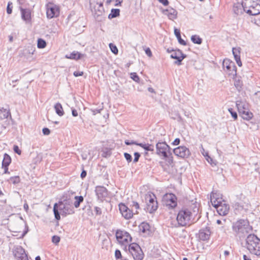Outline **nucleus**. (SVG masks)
<instances>
[{
    "mask_svg": "<svg viewBox=\"0 0 260 260\" xmlns=\"http://www.w3.org/2000/svg\"><path fill=\"white\" fill-rule=\"evenodd\" d=\"M57 204L58 208L62 215L66 216L74 213V208L70 201L65 200L63 201H59Z\"/></svg>",
    "mask_w": 260,
    "mask_h": 260,
    "instance_id": "nucleus-9",
    "label": "nucleus"
},
{
    "mask_svg": "<svg viewBox=\"0 0 260 260\" xmlns=\"http://www.w3.org/2000/svg\"><path fill=\"white\" fill-rule=\"evenodd\" d=\"M46 15L49 19L57 17L59 15V7L53 4L49 3L47 5Z\"/></svg>",
    "mask_w": 260,
    "mask_h": 260,
    "instance_id": "nucleus-12",
    "label": "nucleus"
},
{
    "mask_svg": "<svg viewBox=\"0 0 260 260\" xmlns=\"http://www.w3.org/2000/svg\"><path fill=\"white\" fill-rule=\"evenodd\" d=\"M244 6L241 4L237 3L233 6V11L237 15L243 14V12H246V9H244Z\"/></svg>",
    "mask_w": 260,
    "mask_h": 260,
    "instance_id": "nucleus-20",
    "label": "nucleus"
},
{
    "mask_svg": "<svg viewBox=\"0 0 260 260\" xmlns=\"http://www.w3.org/2000/svg\"><path fill=\"white\" fill-rule=\"evenodd\" d=\"M86 175H87L86 171L85 170H82V171L81 173L80 177L82 179H83L86 177Z\"/></svg>",
    "mask_w": 260,
    "mask_h": 260,
    "instance_id": "nucleus-61",
    "label": "nucleus"
},
{
    "mask_svg": "<svg viewBox=\"0 0 260 260\" xmlns=\"http://www.w3.org/2000/svg\"><path fill=\"white\" fill-rule=\"evenodd\" d=\"M95 191L98 199L101 201H103L108 196V190L103 186H96Z\"/></svg>",
    "mask_w": 260,
    "mask_h": 260,
    "instance_id": "nucleus-18",
    "label": "nucleus"
},
{
    "mask_svg": "<svg viewBox=\"0 0 260 260\" xmlns=\"http://www.w3.org/2000/svg\"><path fill=\"white\" fill-rule=\"evenodd\" d=\"M102 110V109H91V110L92 112L93 115H95L97 113H100Z\"/></svg>",
    "mask_w": 260,
    "mask_h": 260,
    "instance_id": "nucleus-57",
    "label": "nucleus"
},
{
    "mask_svg": "<svg viewBox=\"0 0 260 260\" xmlns=\"http://www.w3.org/2000/svg\"><path fill=\"white\" fill-rule=\"evenodd\" d=\"M10 115V113L6 109L0 108V120L6 119Z\"/></svg>",
    "mask_w": 260,
    "mask_h": 260,
    "instance_id": "nucleus-31",
    "label": "nucleus"
},
{
    "mask_svg": "<svg viewBox=\"0 0 260 260\" xmlns=\"http://www.w3.org/2000/svg\"><path fill=\"white\" fill-rule=\"evenodd\" d=\"M73 75L75 77H79L83 75V72L82 71H75L73 73Z\"/></svg>",
    "mask_w": 260,
    "mask_h": 260,
    "instance_id": "nucleus-55",
    "label": "nucleus"
},
{
    "mask_svg": "<svg viewBox=\"0 0 260 260\" xmlns=\"http://www.w3.org/2000/svg\"><path fill=\"white\" fill-rule=\"evenodd\" d=\"M72 114L74 117H76L78 116V112L76 110L72 109Z\"/></svg>",
    "mask_w": 260,
    "mask_h": 260,
    "instance_id": "nucleus-64",
    "label": "nucleus"
},
{
    "mask_svg": "<svg viewBox=\"0 0 260 260\" xmlns=\"http://www.w3.org/2000/svg\"><path fill=\"white\" fill-rule=\"evenodd\" d=\"M174 34L175 35V36L176 37L178 41V42L182 45H186V42L182 39L181 38V34H180V31L179 29L176 28H174Z\"/></svg>",
    "mask_w": 260,
    "mask_h": 260,
    "instance_id": "nucleus-29",
    "label": "nucleus"
},
{
    "mask_svg": "<svg viewBox=\"0 0 260 260\" xmlns=\"http://www.w3.org/2000/svg\"><path fill=\"white\" fill-rule=\"evenodd\" d=\"M242 5L246 9V13L249 15L260 13V0H242Z\"/></svg>",
    "mask_w": 260,
    "mask_h": 260,
    "instance_id": "nucleus-5",
    "label": "nucleus"
},
{
    "mask_svg": "<svg viewBox=\"0 0 260 260\" xmlns=\"http://www.w3.org/2000/svg\"><path fill=\"white\" fill-rule=\"evenodd\" d=\"M140 230L146 235H149L151 233L150 226L146 222H143L139 225Z\"/></svg>",
    "mask_w": 260,
    "mask_h": 260,
    "instance_id": "nucleus-25",
    "label": "nucleus"
},
{
    "mask_svg": "<svg viewBox=\"0 0 260 260\" xmlns=\"http://www.w3.org/2000/svg\"><path fill=\"white\" fill-rule=\"evenodd\" d=\"M160 3L163 4L164 6H167L169 4L168 0H158Z\"/></svg>",
    "mask_w": 260,
    "mask_h": 260,
    "instance_id": "nucleus-63",
    "label": "nucleus"
},
{
    "mask_svg": "<svg viewBox=\"0 0 260 260\" xmlns=\"http://www.w3.org/2000/svg\"><path fill=\"white\" fill-rule=\"evenodd\" d=\"M138 146L143 148L146 151H153L154 150V146L152 144L139 143Z\"/></svg>",
    "mask_w": 260,
    "mask_h": 260,
    "instance_id": "nucleus-32",
    "label": "nucleus"
},
{
    "mask_svg": "<svg viewBox=\"0 0 260 260\" xmlns=\"http://www.w3.org/2000/svg\"><path fill=\"white\" fill-rule=\"evenodd\" d=\"M164 205L169 209H173L177 205V197L172 193H166L162 199Z\"/></svg>",
    "mask_w": 260,
    "mask_h": 260,
    "instance_id": "nucleus-10",
    "label": "nucleus"
},
{
    "mask_svg": "<svg viewBox=\"0 0 260 260\" xmlns=\"http://www.w3.org/2000/svg\"><path fill=\"white\" fill-rule=\"evenodd\" d=\"M221 199L216 197V193L212 192L210 197V201L214 207H215L219 203H221Z\"/></svg>",
    "mask_w": 260,
    "mask_h": 260,
    "instance_id": "nucleus-27",
    "label": "nucleus"
},
{
    "mask_svg": "<svg viewBox=\"0 0 260 260\" xmlns=\"http://www.w3.org/2000/svg\"><path fill=\"white\" fill-rule=\"evenodd\" d=\"M127 251L134 260H142L144 258V254L141 247L136 243H131L127 247Z\"/></svg>",
    "mask_w": 260,
    "mask_h": 260,
    "instance_id": "nucleus-8",
    "label": "nucleus"
},
{
    "mask_svg": "<svg viewBox=\"0 0 260 260\" xmlns=\"http://www.w3.org/2000/svg\"><path fill=\"white\" fill-rule=\"evenodd\" d=\"M164 13L167 15L170 19L173 20L176 18L177 12L173 8H168L164 11Z\"/></svg>",
    "mask_w": 260,
    "mask_h": 260,
    "instance_id": "nucleus-24",
    "label": "nucleus"
},
{
    "mask_svg": "<svg viewBox=\"0 0 260 260\" xmlns=\"http://www.w3.org/2000/svg\"><path fill=\"white\" fill-rule=\"evenodd\" d=\"M134 162H137L138 161L140 157V154L139 152H136L134 153Z\"/></svg>",
    "mask_w": 260,
    "mask_h": 260,
    "instance_id": "nucleus-51",
    "label": "nucleus"
},
{
    "mask_svg": "<svg viewBox=\"0 0 260 260\" xmlns=\"http://www.w3.org/2000/svg\"><path fill=\"white\" fill-rule=\"evenodd\" d=\"M35 51V48L32 47H28V48L27 49V52L29 54H33Z\"/></svg>",
    "mask_w": 260,
    "mask_h": 260,
    "instance_id": "nucleus-60",
    "label": "nucleus"
},
{
    "mask_svg": "<svg viewBox=\"0 0 260 260\" xmlns=\"http://www.w3.org/2000/svg\"><path fill=\"white\" fill-rule=\"evenodd\" d=\"M98 6H99L98 11L94 13V16L95 18L96 19H97L98 21H101V18L102 17L103 14L101 15H99V16L98 15V14L100 13V10H102L101 8H100V6L99 5H98Z\"/></svg>",
    "mask_w": 260,
    "mask_h": 260,
    "instance_id": "nucleus-47",
    "label": "nucleus"
},
{
    "mask_svg": "<svg viewBox=\"0 0 260 260\" xmlns=\"http://www.w3.org/2000/svg\"><path fill=\"white\" fill-rule=\"evenodd\" d=\"M94 211L96 215H101L102 214V210L101 208L98 207H94Z\"/></svg>",
    "mask_w": 260,
    "mask_h": 260,
    "instance_id": "nucleus-54",
    "label": "nucleus"
},
{
    "mask_svg": "<svg viewBox=\"0 0 260 260\" xmlns=\"http://www.w3.org/2000/svg\"><path fill=\"white\" fill-rule=\"evenodd\" d=\"M228 111L231 113V116L235 120L237 119L238 115L236 112L234 111L232 108H229Z\"/></svg>",
    "mask_w": 260,
    "mask_h": 260,
    "instance_id": "nucleus-44",
    "label": "nucleus"
},
{
    "mask_svg": "<svg viewBox=\"0 0 260 260\" xmlns=\"http://www.w3.org/2000/svg\"><path fill=\"white\" fill-rule=\"evenodd\" d=\"M203 154L206 157V160L209 162L211 165L213 164L212 158L208 155V152H206L205 154L203 153Z\"/></svg>",
    "mask_w": 260,
    "mask_h": 260,
    "instance_id": "nucleus-49",
    "label": "nucleus"
},
{
    "mask_svg": "<svg viewBox=\"0 0 260 260\" xmlns=\"http://www.w3.org/2000/svg\"><path fill=\"white\" fill-rule=\"evenodd\" d=\"M171 57L177 60L175 61V63L178 65L181 64V62L183 59L186 58V55L183 54L181 50L180 49L175 50L171 54Z\"/></svg>",
    "mask_w": 260,
    "mask_h": 260,
    "instance_id": "nucleus-17",
    "label": "nucleus"
},
{
    "mask_svg": "<svg viewBox=\"0 0 260 260\" xmlns=\"http://www.w3.org/2000/svg\"><path fill=\"white\" fill-rule=\"evenodd\" d=\"M145 200L146 203V207L144 210L150 213L155 212L158 208V204L156 198L154 194H148L145 196Z\"/></svg>",
    "mask_w": 260,
    "mask_h": 260,
    "instance_id": "nucleus-6",
    "label": "nucleus"
},
{
    "mask_svg": "<svg viewBox=\"0 0 260 260\" xmlns=\"http://www.w3.org/2000/svg\"><path fill=\"white\" fill-rule=\"evenodd\" d=\"M239 113H241L242 111L247 110L249 109L248 104L244 101L238 100L236 103Z\"/></svg>",
    "mask_w": 260,
    "mask_h": 260,
    "instance_id": "nucleus-21",
    "label": "nucleus"
},
{
    "mask_svg": "<svg viewBox=\"0 0 260 260\" xmlns=\"http://www.w3.org/2000/svg\"><path fill=\"white\" fill-rule=\"evenodd\" d=\"M234 85L238 90H240L242 88V82L239 79L235 80L234 82Z\"/></svg>",
    "mask_w": 260,
    "mask_h": 260,
    "instance_id": "nucleus-40",
    "label": "nucleus"
},
{
    "mask_svg": "<svg viewBox=\"0 0 260 260\" xmlns=\"http://www.w3.org/2000/svg\"><path fill=\"white\" fill-rule=\"evenodd\" d=\"M56 113L59 116H62L64 114V112L62 105L59 103H57L54 106Z\"/></svg>",
    "mask_w": 260,
    "mask_h": 260,
    "instance_id": "nucleus-30",
    "label": "nucleus"
},
{
    "mask_svg": "<svg viewBox=\"0 0 260 260\" xmlns=\"http://www.w3.org/2000/svg\"><path fill=\"white\" fill-rule=\"evenodd\" d=\"M42 132L44 135H49L50 133V131L48 128L44 127L42 129Z\"/></svg>",
    "mask_w": 260,
    "mask_h": 260,
    "instance_id": "nucleus-53",
    "label": "nucleus"
},
{
    "mask_svg": "<svg viewBox=\"0 0 260 260\" xmlns=\"http://www.w3.org/2000/svg\"><path fill=\"white\" fill-rule=\"evenodd\" d=\"M115 256L117 260H120L121 259H124L125 258L123 257L121 255V251L118 250L116 249L115 251Z\"/></svg>",
    "mask_w": 260,
    "mask_h": 260,
    "instance_id": "nucleus-42",
    "label": "nucleus"
},
{
    "mask_svg": "<svg viewBox=\"0 0 260 260\" xmlns=\"http://www.w3.org/2000/svg\"><path fill=\"white\" fill-rule=\"evenodd\" d=\"M222 67L224 70L229 75L235 77L237 75V68L234 62L229 59H225L222 62Z\"/></svg>",
    "mask_w": 260,
    "mask_h": 260,
    "instance_id": "nucleus-11",
    "label": "nucleus"
},
{
    "mask_svg": "<svg viewBox=\"0 0 260 260\" xmlns=\"http://www.w3.org/2000/svg\"><path fill=\"white\" fill-rule=\"evenodd\" d=\"M191 41L197 44H201L202 43V39L197 35H193L191 37Z\"/></svg>",
    "mask_w": 260,
    "mask_h": 260,
    "instance_id": "nucleus-38",
    "label": "nucleus"
},
{
    "mask_svg": "<svg viewBox=\"0 0 260 260\" xmlns=\"http://www.w3.org/2000/svg\"><path fill=\"white\" fill-rule=\"evenodd\" d=\"M145 53L149 56L151 57L152 55L151 51L149 48H147L145 50Z\"/></svg>",
    "mask_w": 260,
    "mask_h": 260,
    "instance_id": "nucleus-56",
    "label": "nucleus"
},
{
    "mask_svg": "<svg viewBox=\"0 0 260 260\" xmlns=\"http://www.w3.org/2000/svg\"><path fill=\"white\" fill-rule=\"evenodd\" d=\"M156 153L165 159L172 154L170 147L166 142H158L156 144Z\"/></svg>",
    "mask_w": 260,
    "mask_h": 260,
    "instance_id": "nucleus-7",
    "label": "nucleus"
},
{
    "mask_svg": "<svg viewBox=\"0 0 260 260\" xmlns=\"http://www.w3.org/2000/svg\"><path fill=\"white\" fill-rule=\"evenodd\" d=\"M180 142V140L179 138H176L174 141L172 143L173 145H178Z\"/></svg>",
    "mask_w": 260,
    "mask_h": 260,
    "instance_id": "nucleus-58",
    "label": "nucleus"
},
{
    "mask_svg": "<svg viewBox=\"0 0 260 260\" xmlns=\"http://www.w3.org/2000/svg\"><path fill=\"white\" fill-rule=\"evenodd\" d=\"M124 143L126 145H136L138 146L139 144V143L134 140H126L125 141Z\"/></svg>",
    "mask_w": 260,
    "mask_h": 260,
    "instance_id": "nucleus-46",
    "label": "nucleus"
},
{
    "mask_svg": "<svg viewBox=\"0 0 260 260\" xmlns=\"http://www.w3.org/2000/svg\"><path fill=\"white\" fill-rule=\"evenodd\" d=\"M60 241V237L58 236H53L52 237V242L53 243L57 244Z\"/></svg>",
    "mask_w": 260,
    "mask_h": 260,
    "instance_id": "nucleus-50",
    "label": "nucleus"
},
{
    "mask_svg": "<svg viewBox=\"0 0 260 260\" xmlns=\"http://www.w3.org/2000/svg\"><path fill=\"white\" fill-rule=\"evenodd\" d=\"M115 236L118 243L121 248L124 251H127V247L132 241L131 235L126 231L122 230H117L116 231Z\"/></svg>",
    "mask_w": 260,
    "mask_h": 260,
    "instance_id": "nucleus-4",
    "label": "nucleus"
},
{
    "mask_svg": "<svg viewBox=\"0 0 260 260\" xmlns=\"http://www.w3.org/2000/svg\"><path fill=\"white\" fill-rule=\"evenodd\" d=\"M131 78L135 82L137 83H139L140 82V78L136 73H131Z\"/></svg>",
    "mask_w": 260,
    "mask_h": 260,
    "instance_id": "nucleus-41",
    "label": "nucleus"
},
{
    "mask_svg": "<svg viewBox=\"0 0 260 260\" xmlns=\"http://www.w3.org/2000/svg\"><path fill=\"white\" fill-rule=\"evenodd\" d=\"M233 54L234 56L235 59L239 67H241L242 65V61L240 59V48L239 47L238 48H233L232 49Z\"/></svg>",
    "mask_w": 260,
    "mask_h": 260,
    "instance_id": "nucleus-22",
    "label": "nucleus"
},
{
    "mask_svg": "<svg viewBox=\"0 0 260 260\" xmlns=\"http://www.w3.org/2000/svg\"><path fill=\"white\" fill-rule=\"evenodd\" d=\"M124 156L125 158L126 159V160L128 162H130L132 161V157L130 154L125 152L124 153Z\"/></svg>",
    "mask_w": 260,
    "mask_h": 260,
    "instance_id": "nucleus-48",
    "label": "nucleus"
},
{
    "mask_svg": "<svg viewBox=\"0 0 260 260\" xmlns=\"http://www.w3.org/2000/svg\"><path fill=\"white\" fill-rule=\"evenodd\" d=\"M11 162V158L9 155L5 153L2 161V167H9Z\"/></svg>",
    "mask_w": 260,
    "mask_h": 260,
    "instance_id": "nucleus-33",
    "label": "nucleus"
},
{
    "mask_svg": "<svg viewBox=\"0 0 260 260\" xmlns=\"http://www.w3.org/2000/svg\"><path fill=\"white\" fill-rule=\"evenodd\" d=\"M13 253L14 256L18 259V260H28L25 250L20 246H17L14 248Z\"/></svg>",
    "mask_w": 260,
    "mask_h": 260,
    "instance_id": "nucleus-14",
    "label": "nucleus"
},
{
    "mask_svg": "<svg viewBox=\"0 0 260 260\" xmlns=\"http://www.w3.org/2000/svg\"><path fill=\"white\" fill-rule=\"evenodd\" d=\"M21 14L22 19L25 21H28L31 19L30 11L27 9L21 8Z\"/></svg>",
    "mask_w": 260,
    "mask_h": 260,
    "instance_id": "nucleus-23",
    "label": "nucleus"
},
{
    "mask_svg": "<svg viewBox=\"0 0 260 260\" xmlns=\"http://www.w3.org/2000/svg\"><path fill=\"white\" fill-rule=\"evenodd\" d=\"M109 47L110 48L111 51L114 54H117L118 53V49L115 45L113 44L112 43H110L109 44Z\"/></svg>",
    "mask_w": 260,
    "mask_h": 260,
    "instance_id": "nucleus-43",
    "label": "nucleus"
},
{
    "mask_svg": "<svg viewBox=\"0 0 260 260\" xmlns=\"http://www.w3.org/2000/svg\"><path fill=\"white\" fill-rule=\"evenodd\" d=\"M13 150L16 153L19 155H20L21 153V151L20 150L19 147L17 145L14 146Z\"/></svg>",
    "mask_w": 260,
    "mask_h": 260,
    "instance_id": "nucleus-52",
    "label": "nucleus"
},
{
    "mask_svg": "<svg viewBox=\"0 0 260 260\" xmlns=\"http://www.w3.org/2000/svg\"><path fill=\"white\" fill-rule=\"evenodd\" d=\"M195 214V210L192 212L191 209L182 208L178 211L176 218L178 224L181 226H185L189 224L194 219Z\"/></svg>",
    "mask_w": 260,
    "mask_h": 260,
    "instance_id": "nucleus-2",
    "label": "nucleus"
},
{
    "mask_svg": "<svg viewBox=\"0 0 260 260\" xmlns=\"http://www.w3.org/2000/svg\"><path fill=\"white\" fill-rule=\"evenodd\" d=\"M215 208L220 215L225 216L227 215L229 212L230 206L225 201H222L221 203L216 205Z\"/></svg>",
    "mask_w": 260,
    "mask_h": 260,
    "instance_id": "nucleus-15",
    "label": "nucleus"
},
{
    "mask_svg": "<svg viewBox=\"0 0 260 260\" xmlns=\"http://www.w3.org/2000/svg\"><path fill=\"white\" fill-rule=\"evenodd\" d=\"M120 15V10L118 9H112L111 13L108 15L109 19H112Z\"/></svg>",
    "mask_w": 260,
    "mask_h": 260,
    "instance_id": "nucleus-34",
    "label": "nucleus"
},
{
    "mask_svg": "<svg viewBox=\"0 0 260 260\" xmlns=\"http://www.w3.org/2000/svg\"><path fill=\"white\" fill-rule=\"evenodd\" d=\"M246 247L251 254L260 256V239L255 235L249 234L247 236Z\"/></svg>",
    "mask_w": 260,
    "mask_h": 260,
    "instance_id": "nucleus-3",
    "label": "nucleus"
},
{
    "mask_svg": "<svg viewBox=\"0 0 260 260\" xmlns=\"http://www.w3.org/2000/svg\"><path fill=\"white\" fill-rule=\"evenodd\" d=\"M225 222H226V220H225V219H223V220H221L218 219V220H217V221H216V223H217L218 224H222V225H223Z\"/></svg>",
    "mask_w": 260,
    "mask_h": 260,
    "instance_id": "nucleus-62",
    "label": "nucleus"
},
{
    "mask_svg": "<svg viewBox=\"0 0 260 260\" xmlns=\"http://www.w3.org/2000/svg\"><path fill=\"white\" fill-rule=\"evenodd\" d=\"M241 116L245 120H250L253 117V114L249 112V109L247 110L242 111L241 113H239Z\"/></svg>",
    "mask_w": 260,
    "mask_h": 260,
    "instance_id": "nucleus-28",
    "label": "nucleus"
},
{
    "mask_svg": "<svg viewBox=\"0 0 260 260\" xmlns=\"http://www.w3.org/2000/svg\"><path fill=\"white\" fill-rule=\"evenodd\" d=\"M82 54L78 52L73 51L69 54H66L65 57L68 59L78 60L81 58Z\"/></svg>",
    "mask_w": 260,
    "mask_h": 260,
    "instance_id": "nucleus-26",
    "label": "nucleus"
},
{
    "mask_svg": "<svg viewBox=\"0 0 260 260\" xmlns=\"http://www.w3.org/2000/svg\"><path fill=\"white\" fill-rule=\"evenodd\" d=\"M10 183H11L14 185L19 183L20 182V179L19 176H15L11 177L8 180Z\"/></svg>",
    "mask_w": 260,
    "mask_h": 260,
    "instance_id": "nucleus-37",
    "label": "nucleus"
},
{
    "mask_svg": "<svg viewBox=\"0 0 260 260\" xmlns=\"http://www.w3.org/2000/svg\"><path fill=\"white\" fill-rule=\"evenodd\" d=\"M12 8H13L12 3L10 2H9L8 3V4L7 5V13L8 14H10L12 13Z\"/></svg>",
    "mask_w": 260,
    "mask_h": 260,
    "instance_id": "nucleus-45",
    "label": "nucleus"
},
{
    "mask_svg": "<svg viewBox=\"0 0 260 260\" xmlns=\"http://www.w3.org/2000/svg\"><path fill=\"white\" fill-rule=\"evenodd\" d=\"M132 206L134 207L136 210L139 209V205L137 202L133 201L132 202Z\"/></svg>",
    "mask_w": 260,
    "mask_h": 260,
    "instance_id": "nucleus-59",
    "label": "nucleus"
},
{
    "mask_svg": "<svg viewBox=\"0 0 260 260\" xmlns=\"http://www.w3.org/2000/svg\"><path fill=\"white\" fill-rule=\"evenodd\" d=\"M211 231L209 227H206L201 229L198 233V238L200 240L207 241L209 239L211 235Z\"/></svg>",
    "mask_w": 260,
    "mask_h": 260,
    "instance_id": "nucleus-19",
    "label": "nucleus"
},
{
    "mask_svg": "<svg viewBox=\"0 0 260 260\" xmlns=\"http://www.w3.org/2000/svg\"><path fill=\"white\" fill-rule=\"evenodd\" d=\"M58 204L55 203L53 206V213L54 214L55 218L58 220L60 219V212H59V208H58Z\"/></svg>",
    "mask_w": 260,
    "mask_h": 260,
    "instance_id": "nucleus-35",
    "label": "nucleus"
},
{
    "mask_svg": "<svg viewBox=\"0 0 260 260\" xmlns=\"http://www.w3.org/2000/svg\"><path fill=\"white\" fill-rule=\"evenodd\" d=\"M46 46V41L41 38H39L38 40L37 47L40 49H43Z\"/></svg>",
    "mask_w": 260,
    "mask_h": 260,
    "instance_id": "nucleus-39",
    "label": "nucleus"
},
{
    "mask_svg": "<svg viewBox=\"0 0 260 260\" xmlns=\"http://www.w3.org/2000/svg\"><path fill=\"white\" fill-rule=\"evenodd\" d=\"M173 152L178 157L181 158H188L191 155L189 149L184 146H180L173 149Z\"/></svg>",
    "mask_w": 260,
    "mask_h": 260,
    "instance_id": "nucleus-13",
    "label": "nucleus"
},
{
    "mask_svg": "<svg viewBox=\"0 0 260 260\" xmlns=\"http://www.w3.org/2000/svg\"><path fill=\"white\" fill-rule=\"evenodd\" d=\"M119 209L122 216L126 219H131L133 216V213L124 204H119Z\"/></svg>",
    "mask_w": 260,
    "mask_h": 260,
    "instance_id": "nucleus-16",
    "label": "nucleus"
},
{
    "mask_svg": "<svg viewBox=\"0 0 260 260\" xmlns=\"http://www.w3.org/2000/svg\"><path fill=\"white\" fill-rule=\"evenodd\" d=\"M75 201L74 203V206L75 208H77L79 207L80 204L82 203L84 201V198L82 196H75Z\"/></svg>",
    "mask_w": 260,
    "mask_h": 260,
    "instance_id": "nucleus-36",
    "label": "nucleus"
},
{
    "mask_svg": "<svg viewBox=\"0 0 260 260\" xmlns=\"http://www.w3.org/2000/svg\"><path fill=\"white\" fill-rule=\"evenodd\" d=\"M232 229L235 236L241 239L249 235L252 228L247 220L240 219L233 223Z\"/></svg>",
    "mask_w": 260,
    "mask_h": 260,
    "instance_id": "nucleus-1",
    "label": "nucleus"
}]
</instances>
